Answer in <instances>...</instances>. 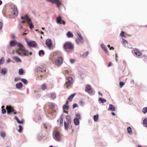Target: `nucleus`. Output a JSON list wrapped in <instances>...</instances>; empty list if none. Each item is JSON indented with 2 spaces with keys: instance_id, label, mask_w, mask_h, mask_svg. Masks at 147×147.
Masks as SVG:
<instances>
[{
  "instance_id": "f8f14e48",
  "label": "nucleus",
  "mask_w": 147,
  "mask_h": 147,
  "mask_svg": "<svg viewBox=\"0 0 147 147\" xmlns=\"http://www.w3.org/2000/svg\"><path fill=\"white\" fill-rule=\"evenodd\" d=\"M133 53L136 56H140L142 54V53L137 49H135L134 50Z\"/></svg>"
},
{
  "instance_id": "aec40b11",
  "label": "nucleus",
  "mask_w": 147,
  "mask_h": 147,
  "mask_svg": "<svg viewBox=\"0 0 147 147\" xmlns=\"http://www.w3.org/2000/svg\"><path fill=\"white\" fill-rule=\"evenodd\" d=\"M23 86L21 82H20L16 85V87L18 89H20Z\"/></svg>"
},
{
  "instance_id": "5701e85b",
  "label": "nucleus",
  "mask_w": 147,
  "mask_h": 147,
  "mask_svg": "<svg viewBox=\"0 0 147 147\" xmlns=\"http://www.w3.org/2000/svg\"><path fill=\"white\" fill-rule=\"evenodd\" d=\"M67 35L68 38H72L73 37V34L70 31L68 32L67 34Z\"/></svg>"
},
{
  "instance_id": "4468645a",
  "label": "nucleus",
  "mask_w": 147,
  "mask_h": 147,
  "mask_svg": "<svg viewBox=\"0 0 147 147\" xmlns=\"http://www.w3.org/2000/svg\"><path fill=\"white\" fill-rule=\"evenodd\" d=\"M75 94H73L71 95L68 98L67 100L66 101V104H68L69 101H72L73 98L74 97L75 95Z\"/></svg>"
},
{
  "instance_id": "423d86ee",
  "label": "nucleus",
  "mask_w": 147,
  "mask_h": 147,
  "mask_svg": "<svg viewBox=\"0 0 147 147\" xmlns=\"http://www.w3.org/2000/svg\"><path fill=\"white\" fill-rule=\"evenodd\" d=\"M6 109L7 110V113L8 114H10L12 112L14 113L15 114L20 113V112H17L11 106H7Z\"/></svg>"
},
{
  "instance_id": "cd10ccee",
  "label": "nucleus",
  "mask_w": 147,
  "mask_h": 147,
  "mask_svg": "<svg viewBox=\"0 0 147 147\" xmlns=\"http://www.w3.org/2000/svg\"><path fill=\"white\" fill-rule=\"evenodd\" d=\"M144 126L147 127V118L144 119L143 121Z\"/></svg>"
},
{
  "instance_id": "2f4dec72",
  "label": "nucleus",
  "mask_w": 147,
  "mask_h": 147,
  "mask_svg": "<svg viewBox=\"0 0 147 147\" xmlns=\"http://www.w3.org/2000/svg\"><path fill=\"white\" fill-rule=\"evenodd\" d=\"M99 101H100L101 103H103L106 102V100L100 98L99 99Z\"/></svg>"
},
{
  "instance_id": "ddd939ff",
  "label": "nucleus",
  "mask_w": 147,
  "mask_h": 147,
  "mask_svg": "<svg viewBox=\"0 0 147 147\" xmlns=\"http://www.w3.org/2000/svg\"><path fill=\"white\" fill-rule=\"evenodd\" d=\"M79 35V38L78 39V40H76V41L77 42V43L79 44V42L78 41L81 42L82 43H83L84 41V40L83 39V38L82 37V36H81V35L78 34Z\"/></svg>"
},
{
  "instance_id": "de8ad7c7",
  "label": "nucleus",
  "mask_w": 147,
  "mask_h": 147,
  "mask_svg": "<svg viewBox=\"0 0 147 147\" xmlns=\"http://www.w3.org/2000/svg\"><path fill=\"white\" fill-rule=\"evenodd\" d=\"M120 36L121 37H125V36L124 34V32L123 31H122L120 34Z\"/></svg>"
},
{
  "instance_id": "ea45409f",
  "label": "nucleus",
  "mask_w": 147,
  "mask_h": 147,
  "mask_svg": "<svg viewBox=\"0 0 147 147\" xmlns=\"http://www.w3.org/2000/svg\"><path fill=\"white\" fill-rule=\"evenodd\" d=\"M19 129L18 130V131L19 132H21L22 131V127L21 125H19Z\"/></svg>"
},
{
  "instance_id": "39448f33",
  "label": "nucleus",
  "mask_w": 147,
  "mask_h": 147,
  "mask_svg": "<svg viewBox=\"0 0 147 147\" xmlns=\"http://www.w3.org/2000/svg\"><path fill=\"white\" fill-rule=\"evenodd\" d=\"M66 82L64 86L67 88H68V87L71 86L73 82V79L71 77H66Z\"/></svg>"
},
{
  "instance_id": "3c124183",
  "label": "nucleus",
  "mask_w": 147,
  "mask_h": 147,
  "mask_svg": "<svg viewBox=\"0 0 147 147\" xmlns=\"http://www.w3.org/2000/svg\"><path fill=\"white\" fill-rule=\"evenodd\" d=\"M78 106V105L77 104H74L73 105V108H74Z\"/></svg>"
},
{
  "instance_id": "a18cd8bd",
  "label": "nucleus",
  "mask_w": 147,
  "mask_h": 147,
  "mask_svg": "<svg viewBox=\"0 0 147 147\" xmlns=\"http://www.w3.org/2000/svg\"><path fill=\"white\" fill-rule=\"evenodd\" d=\"M42 54L43 55H44L45 54V53L44 51L43 50H41L39 51V55L40 56L41 55V54Z\"/></svg>"
},
{
  "instance_id": "a19ab883",
  "label": "nucleus",
  "mask_w": 147,
  "mask_h": 147,
  "mask_svg": "<svg viewBox=\"0 0 147 147\" xmlns=\"http://www.w3.org/2000/svg\"><path fill=\"white\" fill-rule=\"evenodd\" d=\"M4 61V59L3 57H2L0 59V65L3 64Z\"/></svg>"
},
{
  "instance_id": "6ab92c4d",
  "label": "nucleus",
  "mask_w": 147,
  "mask_h": 147,
  "mask_svg": "<svg viewBox=\"0 0 147 147\" xmlns=\"http://www.w3.org/2000/svg\"><path fill=\"white\" fill-rule=\"evenodd\" d=\"M115 108L112 105L110 104L109 105V107L108 109V110H110L112 111H115Z\"/></svg>"
},
{
  "instance_id": "8fccbe9b",
  "label": "nucleus",
  "mask_w": 147,
  "mask_h": 147,
  "mask_svg": "<svg viewBox=\"0 0 147 147\" xmlns=\"http://www.w3.org/2000/svg\"><path fill=\"white\" fill-rule=\"evenodd\" d=\"M70 61L71 63L72 64L74 63L75 61V60L73 59H70Z\"/></svg>"
},
{
  "instance_id": "4be33fe9",
  "label": "nucleus",
  "mask_w": 147,
  "mask_h": 147,
  "mask_svg": "<svg viewBox=\"0 0 147 147\" xmlns=\"http://www.w3.org/2000/svg\"><path fill=\"white\" fill-rule=\"evenodd\" d=\"M66 121L65 122H71V119L69 115H67L66 117Z\"/></svg>"
},
{
  "instance_id": "052dcab7",
  "label": "nucleus",
  "mask_w": 147,
  "mask_h": 147,
  "mask_svg": "<svg viewBox=\"0 0 147 147\" xmlns=\"http://www.w3.org/2000/svg\"><path fill=\"white\" fill-rule=\"evenodd\" d=\"M20 27L19 28V29H20V30H21V28H22V29L23 28V27L21 25H20Z\"/></svg>"
},
{
  "instance_id": "338daca9",
  "label": "nucleus",
  "mask_w": 147,
  "mask_h": 147,
  "mask_svg": "<svg viewBox=\"0 0 147 147\" xmlns=\"http://www.w3.org/2000/svg\"><path fill=\"white\" fill-rule=\"evenodd\" d=\"M110 50L114 49V48L113 47H112L110 48Z\"/></svg>"
},
{
  "instance_id": "f704fd0d",
  "label": "nucleus",
  "mask_w": 147,
  "mask_h": 147,
  "mask_svg": "<svg viewBox=\"0 0 147 147\" xmlns=\"http://www.w3.org/2000/svg\"><path fill=\"white\" fill-rule=\"evenodd\" d=\"M24 73V71L22 69L20 68L19 69V74L20 75H21L23 74Z\"/></svg>"
},
{
  "instance_id": "7ed1b4c3",
  "label": "nucleus",
  "mask_w": 147,
  "mask_h": 147,
  "mask_svg": "<svg viewBox=\"0 0 147 147\" xmlns=\"http://www.w3.org/2000/svg\"><path fill=\"white\" fill-rule=\"evenodd\" d=\"M21 19L22 20L26 19L27 22L29 25L30 28L32 30L34 28V26L30 18H29L27 14L25 15L24 17L22 16Z\"/></svg>"
},
{
  "instance_id": "09e8293b",
  "label": "nucleus",
  "mask_w": 147,
  "mask_h": 147,
  "mask_svg": "<svg viewBox=\"0 0 147 147\" xmlns=\"http://www.w3.org/2000/svg\"><path fill=\"white\" fill-rule=\"evenodd\" d=\"M6 111L5 109H2V113L3 114H4L6 113Z\"/></svg>"
},
{
  "instance_id": "6e6d98bb",
  "label": "nucleus",
  "mask_w": 147,
  "mask_h": 147,
  "mask_svg": "<svg viewBox=\"0 0 147 147\" xmlns=\"http://www.w3.org/2000/svg\"><path fill=\"white\" fill-rule=\"evenodd\" d=\"M112 65V63L111 62H110L108 65V67H109L110 66H111Z\"/></svg>"
},
{
  "instance_id": "a211bd4d",
  "label": "nucleus",
  "mask_w": 147,
  "mask_h": 147,
  "mask_svg": "<svg viewBox=\"0 0 147 147\" xmlns=\"http://www.w3.org/2000/svg\"><path fill=\"white\" fill-rule=\"evenodd\" d=\"M101 47L103 49L104 51H105V52L107 54H109V52L108 51L107 49V47L105 46L103 44H101Z\"/></svg>"
},
{
  "instance_id": "7c9ffc66",
  "label": "nucleus",
  "mask_w": 147,
  "mask_h": 147,
  "mask_svg": "<svg viewBox=\"0 0 147 147\" xmlns=\"http://www.w3.org/2000/svg\"><path fill=\"white\" fill-rule=\"evenodd\" d=\"M24 84H28V82L27 80L25 79H21L20 80Z\"/></svg>"
},
{
  "instance_id": "0e129e2a",
  "label": "nucleus",
  "mask_w": 147,
  "mask_h": 147,
  "mask_svg": "<svg viewBox=\"0 0 147 147\" xmlns=\"http://www.w3.org/2000/svg\"><path fill=\"white\" fill-rule=\"evenodd\" d=\"M134 80H132L131 82V83L132 84H134Z\"/></svg>"
},
{
  "instance_id": "c03bdc74",
  "label": "nucleus",
  "mask_w": 147,
  "mask_h": 147,
  "mask_svg": "<svg viewBox=\"0 0 147 147\" xmlns=\"http://www.w3.org/2000/svg\"><path fill=\"white\" fill-rule=\"evenodd\" d=\"M49 107L51 109L55 107V105L53 103H51L49 105Z\"/></svg>"
},
{
  "instance_id": "c756f323",
  "label": "nucleus",
  "mask_w": 147,
  "mask_h": 147,
  "mask_svg": "<svg viewBox=\"0 0 147 147\" xmlns=\"http://www.w3.org/2000/svg\"><path fill=\"white\" fill-rule=\"evenodd\" d=\"M89 52H87L83 53L82 55H80V57L82 58H84L85 57H86L88 55Z\"/></svg>"
},
{
  "instance_id": "9b49d317",
  "label": "nucleus",
  "mask_w": 147,
  "mask_h": 147,
  "mask_svg": "<svg viewBox=\"0 0 147 147\" xmlns=\"http://www.w3.org/2000/svg\"><path fill=\"white\" fill-rule=\"evenodd\" d=\"M85 91L89 93H92V89L89 85H87L86 87Z\"/></svg>"
},
{
  "instance_id": "72a5a7b5",
  "label": "nucleus",
  "mask_w": 147,
  "mask_h": 147,
  "mask_svg": "<svg viewBox=\"0 0 147 147\" xmlns=\"http://www.w3.org/2000/svg\"><path fill=\"white\" fill-rule=\"evenodd\" d=\"M127 131L128 133L131 134H132V130L131 128L130 127H129L127 128Z\"/></svg>"
},
{
  "instance_id": "f03ea898",
  "label": "nucleus",
  "mask_w": 147,
  "mask_h": 147,
  "mask_svg": "<svg viewBox=\"0 0 147 147\" xmlns=\"http://www.w3.org/2000/svg\"><path fill=\"white\" fill-rule=\"evenodd\" d=\"M63 47L65 51L68 53L71 52L74 49L73 45L71 43L68 42L64 43Z\"/></svg>"
},
{
  "instance_id": "bf43d9fd",
  "label": "nucleus",
  "mask_w": 147,
  "mask_h": 147,
  "mask_svg": "<svg viewBox=\"0 0 147 147\" xmlns=\"http://www.w3.org/2000/svg\"><path fill=\"white\" fill-rule=\"evenodd\" d=\"M14 118L15 119H16V120H18L19 119L18 117L16 116H15L14 117Z\"/></svg>"
},
{
  "instance_id": "0eeeda50",
  "label": "nucleus",
  "mask_w": 147,
  "mask_h": 147,
  "mask_svg": "<svg viewBox=\"0 0 147 147\" xmlns=\"http://www.w3.org/2000/svg\"><path fill=\"white\" fill-rule=\"evenodd\" d=\"M63 62V59L62 57H60L55 61V64L57 66L60 65Z\"/></svg>"
},
{
  "instance_id": "49530a36",
  "label": "nucleus",
  "mask_w": 147,
  "mask_h": 147,
  "mask_svg": "<svg viewBox=\"0 0 147 147\" xmlns=\"http://www.w3.org/2000/svg\"><path fill=\"white\" fill-rule=\"evenodd\" d=\"M124 84L125 83L124 82H120L119 83V85L120 88H122Z\"/></svg>"
},
{
  "instance_id": "864d4df0",
  "label": "nucleus",
  "mask_w": 147,
  "mask_h": 147,
  "mask_svg": "<svg viewBox=\"0 0 147 147\" xmlns=\"http://www.w3.org/2000/svg\"><path fill=\"white\" fill-rule=\"evenodd\" d=\"M17 122L19 123H22L23 122L22 121H20L19 119H18V120H16Z\"/></svg>"
},
{
  "instance_id": "473e14b6",
  "label": "nucleus",
  "mask_w": 147,
  "mask_h": 147,
  "mask_svg": "<svg viewBox=\"0 0 147 147\" xmlns=\"http://www.w3.org/2000/svg\"><path fill=\"white\" fill-rule=\"evenodd\" d=\"M56 97V95L55 93L52 92L51 94V98L53 99H54Z\"/></svg>"
},
{
  "instance_id": "b1692460",
  "label": "nucleus",
  "mask_w": 147,
  "mask_h": 147,
  "mask_svg": "<svg viewBox=\"0 0 147 147\" xmlns=\"http://www.w3.org/2000/svg\"><path fill=\"white\" fill-rule=\"evenodd\" d=\"M58 121H59L60 122V126H63V120L62 117V116H61L59 120H57Z\"/></svg>"
},
{
  "instance_id": "e2e57ef3",
  "label": "nucleus",
  "mask_w": 147,
  "mask_h": 147,
  "mask_svg": "<svg viewBox=\"0 0 147 147\" xmlns=\"http://www.w3.org/2000/svg\"><path fill=\"white\" fill-rule=\"evenodd\" d=\"M11 38H12V39H14L15 38V36H14V35H12L11 36Z\"/></svg>"
},
{
  "instance_id": "6e6552de",
  "label": "nucleus",
  "mask_w": 147,
  "mask_h": 147,
  "mask_svg": "<svg viewBox=\"0 0 147 147\" xmlns=\"http://www.w3.org/2000/svg\"><path fill=\"white\" fill-rule=\"evenodd\" d=\"M47 2H51L52 3H55L57 5V7L60 8V5L61 4V3L59 0H46Z\"/></svg>"
},
{
  "instance_id": "680f3d73",
  "label": "nucleus",
  "mask_w": 147,
  "mask_h": 147,
  "mask_svg": "<svg viewBox=\"0 0 147 147\" xmlns=\"http://www.w3.org/2000/svg\"><path fill=\"white\" fill-rule=\"evenodd\" d=\"M18 79L17 78H15V79H14V81H15V82H17V81H18Z\"/></svg>"
},
{
  "instance_id": "4c0bfd02",
  "label": "nucleus",
  "mask_w": 147,
  "mask_h": 147,
  "mask_svg": "<svg viewBox=\"0 0 147 147\" xmlns=\"http://www.w3.org/2000/svg\"><path fill=\"white\" fill-rule=\"evenodd\" d=\"M41 88L43 90H45L47 88L46 84H44L42 85L41 86Z\"/></svg>"
},
{
  "instance_id": "20e7f679",
  "label": "nucleus",
  "mask_w": 147,
  "mask_h": 147,
  "mask_svg": "<svg viewBox=\"0 0 147 147\" xmlns=\"http://www.w3.org/2000/svg\"><path fill=\"white\" fill-rule=\"evenodd\" d=\"M62 135L60 132L57 129H56L53 132V136L54 138L57 141H59L61 140Z\"/></svg>"
},
{
  "instance_id": "e433bc0d",
  "label": "nucleus",
  "mask_w": 147,
  "mask_h": 147,
  "mask_svg": "<svg viewBox=\"0 0 147 147\" xmlns=\"http://www.w3.org/2000/svg\"><path fill=\"white\" fill-rule=\"evenodd\" d=\"M142 112L144 113L145 114L147 113V107L144 108L142 110Z\"/></svg>"
},
{
  "instance_id": "c85d7f7f",
  "label": "nucleus",
  "mask_w": 147,
  "mask_h": 147,
  "mask_svg": "<svg viewBox=\"0 0 147 147\" xmlns=\"http://www.w3.org/2000/svg\"><path fill=\"white\" fill-rule=\"evenodd\" d=\"M98 115H94L93 117V119L94 121H97L98 120Z\"/></svg>"
},
{
  "instance_id": "a878e982",
  "label": "nucleus",
  "mask_w": 147,
  "mask_h": 147,
  "mask_svg": "<svg viewBox=\"0 0 147 147\" xmlns=\"http://www.w3.org/2000/svg\"><path fill=\"white\" fill-rule=\"evenodd\" d=\"M7 70L5 68H3L1 69V74L5 75L7 72Z\"/></svg>"
},
{
  "instance_id": "c9c22d12",
  "label": "nucleus",
  "mask_w": 147,
  "mask_h": 147,
  "mask_svg": "<svg viewBox=\"0 0 147 147\" xmlns=\"http://www.w3.org/2000/svg\"><path fill=\"white\" fill-rule=\"evenodd\" d=\"M0 134L1 136L3 138H5V132L3 131H1L0 133Z\"/></svg>"
},
{
  "instance_id": "37998d69",
  "label": "nucleus",
  "mask_w": 147,
  "mask_h": 147,
  "mask_svg": "<svg viewBox=\"0 0 147 147\" xmlns=\"http://www.w3.org/2000/svg\"><path fill=\"white\" fill-rule=\"evenodd\" d=\"M123 44V45H125L126 44H127V41L124 39H122Z\"/></svg>"
},
{
  "instance_id": "412c9836",
  "label": "nucleus",
  "mask_w": 147,
  "mask_h": 147,
  "mask_svg": "<svg viewBox=\"0 0 147 147\" xmlns=\"http://www.w3.org/2000/svg\"><path fill=\"white\" fill-rule=\"evenodd\" d=\"M79 119H78V118H75L74 119V122L75 124L76 125H79L80 123V122L79 121Z\"/></svg>"
},
{
  "instance_id": "774afa93",
  "label": "nucleus",
  "mask_w": 147,
  "mask_h": 147,
  "mask_svg": "<svg viewBox=\"0 0 147 147\" xmlns=\"http://www.w3.org/2000/svg\"><path fill=\"white\" fill-rule=\"evenodd\" d=\"M2 2L0 0V5L2 4Z\"/></svg>"
},
{
  "instance_id": "58836bf2",
  "label": "nucleus",
  "mask_w": 147,
  "mask_h": 147,
  "mask_svg": "<svg viewBox=\"0 0 147 147\" xmlns=\"http://www.w3.org/2000/svg\"><path fill=\"white\" fill-rule=\"evenodd\" d=\"M68 104H65L63 106V109H66L68 110L69 109V107L67 105Z\"/></svg>"
},
{
  "instance_id": "9d476101",
  "label": "nucleus",
  "mask_w": 147,
  "mask_h": 147,
  "mask_svg": "<svg viewBox=\"0 0 147 147\" xmlns=\"http://www.w3.org/2000/svg\"><path fill=\"white\" fill-rule=\"evenodd\" d=\"M46 43L47 45L50 49L51 48L52 45V42L51 40L50 39H48L46 40Z\"/></svg>"
},
{
  "instance_id": "69168bd1",
  "label": "nucleus",
  "mask_w": 147,
  "mask_h": 147,
  "mask_svg": "<svg viewBox=\"0 0 147 147\" xmlns=\"http://www.w3.org/2000/svg\"><path fill=\"white\" fill-rule=\"evenodd\" d=\"M112 114L113 116H115V113L113 112H112Z\"/></svg>"
},
{
  "instance_id": "f257e3e1",
  "label": "nucleus",
  "mask_w": 147,
  "mask_h": 147,
  "mask_svg": "<svg viewBox=\"0 0 147 147\" xmlns=\"http://www.w3.org/2000/svg\"><path fill=\"white\" fill-rule=\"evenodd\" d=\"M18 47H19V48L16 51V52L17 53L21 56H28V51L25 50L24 47L22 44L20 43H18Z\"/></svg>"
},
{
  "instance_id": "f3484780",
  "label": "nucleus",
  "mask_w": 147,
  "mask_h": 147,
  "mask_svg": "<svg viewBox=\"0 0 147 147\" xmlns=\"http://www.w3.org/2000/svg\"><path fill=\"white\" fill-rule=\"evenodd\" d=\"M13 11L14 12V14L16 16H17L18 13V10H17V9L16 6H14Z\"/></svg>"
},
{
  "instance_id": "13d9d810",
  "label": "nucleus",
  "mask_w": 147,
  "mask_h": 147,
  "mask_svg": "<svg viewBox=\"0 0 147 147\" xmlns=\"http://www.w3.org/2000/svg\"><path fill=\"white\" fill-rule=\"evenodd\" d=\"M23 20H23V21H22L21 22L22 23H25L26 22V21L25 20H26V19H25Z\"/></svg>"
},
{
  "instance_id": "2eb2a0df",
  "label": "nucleus",
  "mask_w": 147,
  "mask_h": 147,
  "mask_svg": "<svg viewBox=\"0 0 147 147\" xmlns=\"http://www.w3.org/2000/svg\"><path fill=\"white\" fill-rule=\"evenodd\" d=\"M71 124V122H65V121H64V125L65 128L66 130H67L68 129L69 127L70 126Z\"/></svg>"
},
{
  "instance_id": "bb28decb",
  "label": "nucleus",
  "mask_w": 147,
  "mask_h": 147,
  "mask_svg": "<svg viewBox=\"0 0 147 147\" xmlns=\"http://www.w3.org/2000/svg\"><path fill=\"white\" fill-rule=\"evenodd\" d=\"M13 59L17 62H20L21 61V59L18 57H13Z\"/></svg>"
},
{
  "instance_id": "5fc2aeb1",
  "label": "nucleus",
  "mask_w": 147,
  "mask_h": 147,
  "mask_svg": "<svg viewBox=\"0 0 147 147\" xmlns=\"http://www.w3.org/2000/svg\"><path fill=\"white\" fill-rule=\"evenodd\" d=\"M2 23L1 22H0V30H1L2 29Z\"/></svg>"
},
{
  "instance_id": "dca6fc26",
  "label": "nucleus",
  "mask_w": 147,
  "mask_h": 147,
  "mask_svg": "<svg viewBox=\"0 0 147 147\" xmlns=\"http://www.w3.org/2000/svg\"><path fill=\"white\" fill-rule=\"evenodd\" d=\"M18 43L17 42L14 40L11 41L10 42V45L11 46H14L16 45H18Z\"/></svg>"
},
{
  "instance_id": "1a4fd4ad",
  "label": "nucleus",
  "mask_w": 147,
  "mask_h": 147,
  "mask_svg": "<svg viewBox=\"0 0 147 147\" xmlns=\"http://www.w3.org/2000/svg\"><path fill=\"white\" fill-rule=\"evenodd\" d=\"M28 47H36L37 44L35 41H26Z\"/></svg>"
},
{
  "instance_id": "4d7b16f0",
  "label": "nucleus",
  "mask_w": 147,
  "mask_h": 147,
  "mask_svg": "<svg viewBox=\"0 0 147 147\" xmlns=\"http://www.w3.org/2000/svg\"><path fill=\"white\" fill-rule=\"evenodd\" d=\"M61 22L62 23H61V24H62L64 25H65V22L64 21H61Z\"/></svg>"
},
{
  "instance_id": "603ef678",
  "label": "nucleus",
  "mask_w": 147,
  "mask_h": 147,
  "mask_svg": "<svg viewBox=\"0 0 147 147\" xmlns=\"http://www.w3.org/2000/svg\"><path fill=\"white\" fill-rule=\"evenodd\" d=\"M80 102L81 105H83L84 104V102L82 100H81L80 101Z\"/></svg>"
},
{
  "instance_id": "393cba45",
  "label": "nucleus",
  "mask_w": 147,
  "mask_h": 147,
  "mask_svg": "<svg viewBox=\"0 0 147 147\" xmlns=\"http://www.w3.org/2000/svg\"><path fill=\"white\" fill-rule=\"evenodd\" d=\"M61 16H59L58 17L57 19V24H61Z\"/></svg>"
},
{
  "instance_id": "79ce46f5",
  "label": "nucleus",
  "mask_w": 147,
  "mask_h": 147,
  "mask_svg": "<svg viewBox=\"0 0 147 147\" xmlns=\"http://www.w3.org/2000/svg\"><path fill=\"white\" fill-rule=\"evenodd\" d=\"M76 118H78V119H81V115L79 113H77L76 114Z\"/></svg>"
}]
</instances>
